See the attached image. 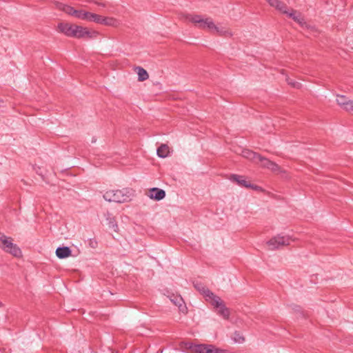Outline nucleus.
<instances>
[{"label": "nucleus", "instance_id": "obj_12", "mask_svg": "<svg viewBox=\"0 0 353 353\" xmlns=\"http://www.w3.org/2000/svg\"><path fill=\"white\" fill-rule=\"evenodd\" d=\"M71 250L69 247H59L56 250V255L59 259H65L71 255Z\"/></svg>", "mask_w": 353, "mask_h": 353}, {"label": "nucleus", "instance_id": "obj_7", "mask_svg": "<svg viewBox=\"0 0 353 353\" xmlns=\"http://www.w3.org/2000/svg\"><path fill=\"white\" fill-rule=\"evenodd\" d=\"M217 301H212L210 303L214 306V307L218 309L217 313L220 316H221L224 319H229L230 312L229 308H228L224 304L223 301L219 296V299Z\"/></svg>", "mask_w": 353, "mask_h": 353}, {"label": "nucleus", "instance_id": "obj_20", "mask_svg": "<svg viewBox=\"0 0 353 353\" xmlns=\"http://www.w3.org/2000/svg\"><path fill=\"white\" fill-rule=\"evenodd\" d=\"M275 8L280 12L285 14H288V10H290V8L288 7V6L281 1L279 2Z\"/></svg>", "mask_w": 353, "mask_h": 353}, {"label": "nucleus", "instance_id": "obj_30", "mask_svg": "<svg viewBox=\"0 0 353 353\" xmlns=\"http://www.w3.org/2000/svg\"><path fill=\"white\" fill-rule=\"evenodd\" d=\"M287 81L288 84L291 85L294 88H299L301 86L300 83L294 81L292 80H290V79H287Z\"/></svg>", "mask_w": 353, "mask_h": 353}, {"label": "nucleus", "instance_id": "obj_31", "mask_svg": "<svg viewBox=\"0 0 353 353\" xmlns=\"http://www.w3.org/2000/svg\"><path fill=\"white\" fill-rule=\"evenodd\" d=\"M270 6L276 8L280 0H265Z\"/></svg>", "mask_w": 353, "mask_h": 353}, {"label": "nucleus", "instance_id": "obj_28", "mask_svg": "<svg viewBox=\"0 0 353 353\" xmlns=\"http://www.w3.org/2000/svg\"><path fill=\"white\" fill-rule=\"evenodd\" d=\"M342 108L353 115V100H350Z\"/></svg>", "mask_w": 353, "mask_h": 353}, {"label": "nucleus", "instance_id": "obj_5", "mask_svg": "<svg viewBox=\"0 0 353 353\" xmlns=\"http://www.w3.org/2000/svg\"><path fill=\"white\" fill-rule=\"evenodd\" d=\"M290 241L291 239L288 236L277 235L270 239L267 242V245L269 246L270 250H275L290 245Z\"/></svg>", "mask_w": 353, "mask_h": 353}, {"label": "nucleus", "instance_id": "obj_22", "mask_svg": "<svg viewBox=\"0 0 353 353\" xmlns=\"http://www.w3.org/2000/svg\"><path fill=\"white\" fill-rule=\"evenodd\" d=\"M257 161L261 162V166L262 168H268V169H269L270 164L272 162V161L269 160L267 158L262 157L261 155H260V157L259 158Z\"/></svg>", "mask_w": 353, "mask_h": 353}, {"label": "nucleus", "instance_id": "obj_16", "mask_svg": "<svg viewBox=\"0 0 353 353\" xmlns=\"http://www.w3.org/2000/svg\"><path fill=\"white\" fill-rule=\"evenodd\" d=\"M138 74V79L140 81H143L149 78V74L147 71L142 67L138 66L136 68Z\"/></svg>", "mask_w": 353, "mask_h": 353}, {"label": "nucleus", "instance_id": "obj_32", "mask_svg": "<svg viewBox=\"0 0 353 353\" xmlns=\"http://www.w3.org/2000/svg\"><path fill=\"white\" fill-rule=\"evenodd\" d=\"M100 6H105V4H99Z\"/></svg>", "mask_w": 353, "mask_h": 353}, {"label": "nucleus", "instance_id": "obj_1", "mask_svg": "<svg viewBox=\"0 0 353 353\" xmlns=\"http://www.w3.org/2000/svg\"><path fill=\"white\" fill-rule=\"evenodd\" d=\"M132 190L123 188L122 190H108L103 194V198L109 202L125 203L131 200Z\"/></svg>", "mask_w": 353, "mask_h": 353}, {"label": "nucleus", "instance_id": "obj_10", "mask_svg": "<svg viewBox=\"0 0 353 353\" xmlns=\"http://www.w3.org/2000/svg\"><path fill=\"white\" fill-rule=\"evenodd\" d=\"M290 18L297 22L301 26L305 24V20L301 14L294 9H290L288 14H286Z\"/></svg>", "mask_w": 353, "mask_h": 353}, {"label": "nucleus", "instance_id": "obj_17", "mask_svg": "<svg viewBox=\"0 0 353 353\" xmlns=\"http://www.w3.org/2000/svg\"><path fill=\"white\" fill-rule=\"evenodd\" d=\"M205 353H229L228 350L216 347L213 345H208Z\"/></svg>", "mask_w": 353, "mask_h": 353}, {"label": "nucleus", "instance_id": "obj_3", "mask_svg": "<svg viewBox=\"0 0 353 353\" xmlns=\"http://www.w3.org/2000/svg\"><path fill=\"white\" fill-rule=\"evenodd\" d=\"M0 248L6 252L15 257L21 256V250L17 244L12 243V239L0 233Z\"/></svg>", "mask_w": 353, "mask_h": 353}, {"label": "nucleus", "instance_id": "obj_8", "mask_svg": "<svg viewBox=\"0 0 353 353\" xmlns=\"http://www.w3.org/2000/svg\"><path fill=\"white\" fill-rule=\"evenodd\" d=\"M98 34V32H90L86 28H83L82 26H79L74 24V32L72 37L74 38H83V37H88V38H92L94 37H96Z\"/></svg>", "mask_w": 353, "mask_h": 353}, {"label": "nucleus", "instance_id": "obj_19", "mask_svg": "<svg viewBox=\"0 0 353 353\" xmlns=\"http://www.w3.org/2000/svg\"><path fill=\"white\" fill-rule=\"evenodd\" d=\"M89 14H90L89 12H86V11L83 10H76L75 12H74V17H75L77 19H82V20H87L88 21V17H89Z\"/></svg>", "mask_w": 353, "mask_h": 353}, {"label": "nucleus", "instance_id": "obj_21", "mask_svg": "<svg viewBox=\"0 0 353 353\" xmlns=\"http://www.w3.org/2000/svg\"><path fill=\"white\" fill-rule=\"evenodd\" d=\"M88 21H93L97 23L101 24L102 16L97 14L90 12Z\"/></svg>", "mask_w": 353, "mask_h": 353}, {"label": "nucleus", "instance_id": "obj_18", "mask_svg": "<svg viewBox=\"0 0 353 353\" xmlns=\"http://www.w3.org/2000/svg\"><path fill=\"white\" fill-rule=\"evenodd\" d=\"M101 24L110 26H117L118 25V21L117 19L112 17H102Z\"/></svg>", "mask_w": 353, "mask_h": 353}, {"label": "nucleus", "instance_id": "obj_9", "mask_svg": "<svg viewBox=\"0 0 353 353\" xmlns=\"http://www.w3.org/2000/svg\"><path fill=\"white\" fill-rule=\"evenodd\" d=\"M74 24L69 23H59L57 26L59 32L64 34L67 37H72Z\"/></svg>", "mask_w": 353, "mask_h": 353}, {"label": "nucleus", "instance_id": "obj_4", "mask_svg": "<svg viewBox=\"0 0 353 353\" xmlns=\"http://www.w3.org/2000/svg\"><path fill=\"white\" fill-rule=\"evenodd\" d=\"M229 179L231 181L236 183L239 186L244 187L246 188H250L256 191H263L261 187L252 184L251 182L250 181H248L246 179V177L244 176L233 174L230 176Z\"/></svg>", "mask_w": 353, "mask_h": 353}, {"label": "nucleus", "instance_id": "obj_25", "mask_svg": "<svg viewBox=\"0 0 353 353\" xmlns=\"http://www.w3.org/2000/svg\"><path fill=\"white\" fill-rule=\"evenodd\" d=\"M171 301L179 307L180 310L183 311V308L186 309L185 306L183 305V301L181 296L175 297L174 299H171Z\"/></svg>", "mask_w": 353, "mask_h": 353}, {"label": "nucleus", "instance_id": "obj_2", "mask_svg": "<svg viewBox=\"0 0 353 353\" xmlns=\"http://www.w3.org/2000/svg\"><path fill=\"white\" fill-rule=\"evenodd\" d=\"M182 18H184L186 21L192 22L194 24H197L200 28H209L210 30H214L220 35L223 34V31L220 30L219 28L214 25L211 19L207 18L203 19L200 15H192V14H183Z\"/></svg>", "mask_w": 353, "mask_h": 353}, {"label": "nucleus", "instance_id": "obj_29", "mask_svg": "<svg viewBox=\"0 0 353 353\" xmlns=\"http://www.w3.org/2000/svg\"><path fill=\"white\" fill-rule=\"evenodd\" d=\"M269 170L274 172H279L281 171V168L278 164L272 161V163L270 164Z\"/></svg>", "mask_w": 353, "mask_h": 353}, {"label": "nucleus", "instance_id": "obj_26", "mask_svg": "<svg viewBox=\"0 0 353 353\" xmlns=\"http://www.w3.org/2000/svg\"><path fill=\"white\" fill-rule=\"evenodd\" d=\"M208 344H197L194 347L193 353H205Z\"/></svg>", "mask_w": 353, "mask_h": 353}, {"label": "nucleus", "instance_id": "obj_27", "mask_svg": "<svg viewBox=\"0 0 353 353\" xmlns=\"http://www.w3.org/2000/svg\"><path fill=\"white\" fill-rule=\"evenodd\" d=\"M180 345L182 349L190 350V352L193 353L194 347L195 346V344H193L192 343L182 342Z\"/></svg>", "mask_w": 353, "mask_h": 353}, {"label": "nucleus", "instance_id": "obj_6", "mask_svg": "<svg viewBox=\"0 0 353 353\" xmlns=\"http://www.w3.org/2000/svg\"><path fill=\"white\" fill-rule=\"evenodd\" d=\"M194 287L199 291L205 299V301L210 303L212 301H217L219 296L211 292L205 285L200 282L194 283Z\"/></svg>", "mask_w": 353, "mask_h": 353}, {"label": "nucleus", "instance_id": "obj_15", "mask_svg": "<svg viewBox=\"0 0 353 353\" xmlns=\"http://www.w3.org/2000/svg\"><path fill=\"white\" fill-rule=\"evenodd\" d=\"M157 155L161 158H165L170 153V148L166 144H161L157 150Z\"/></svg>", "mask_w": 353, "mask_h": 353}, {"label": "nucleus", "instance_id": "obj_11", "mask_svg": "<svg viewBox=\"0 0 353 353\" xmlns=\"http://www.w3.org/2000/svg\"><path fill=\"white\" fill-rule=\"evenodd\" d=\"M149 196L156 201H160L165 196V192L157 188H153L150 190Z\"/></svg>", "mask_w": 353, "mask_h": 353}, {"label": "nucleus", "instance_id": "obj_24", "mask_svg": "<svg viewBox=\"0 0 353 353\" xmlns=\"http://www.w3.org/2000/svg\"><path fill=\"white\" fill-rule=\"evenodd\" d=\"M348 101H350V100L344 95L338 94L336 96V102L341 108L347 103Z\"/></svg>", "mask_w": 353, "mask_h": 353}, {"label": "nucleus", "instance_id": "obj_14", "mask_svg": "<svg viewBox=\"0 0 353 353\" xmlns=\"http://www.w3.org/2000/svg\"><path fill=\"white\" fill-rule=\"evenodd\" d=\"M242 156L248 159H250V160H252L254 161H257V160L260 157L259 154L254 152L252 150H250L248 149L243 150Z\"/></svg>", "mask_w": 353, "mask_h": 353}, {"label": "nucleus", "instance_id": "obj_13", "mask_svg": "<svg viewBox=\"0 0 353 353\" xmlns=\"http://www.w3.org/2000/svg\"><path fill=\"white\" fill-rule=\"evenodd\" d=\"M55 6L59 10H62L70 15L74 16L76 10L73 7L60 2H55Z\"/></svg>", "mask_w": 353, "mask_h": 353}, {"label": "nucleus", "instance_id": "obj_23", "mask_svg": "<svg viewBox=\"0 0 353 353\" xmlns=\"http://www.w3.org/2000/svg\"><path fill=\"white\" fill-rule=\"evenodd\" d=\"M232 339L235 343H242L245 341L244 336L239 331H236L234 332Z\"/></svg>", "mask_w": 353, "mask_h": 353}]
</instances>
